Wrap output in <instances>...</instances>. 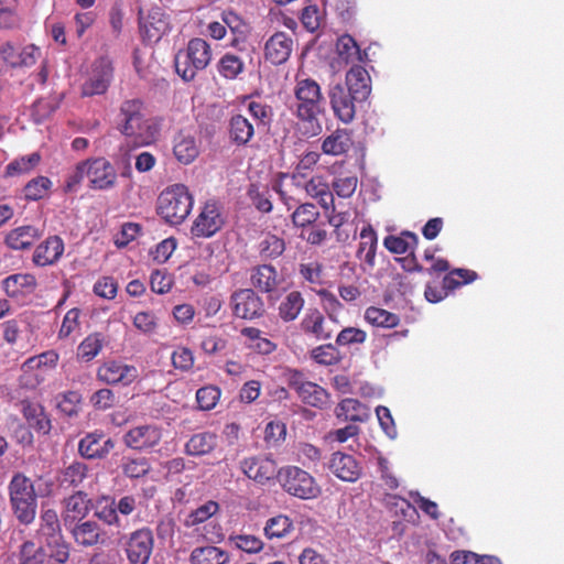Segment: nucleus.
<instances>
[{
	"label": "nucleus",
	"mask_w": 564,
	"mask_h": 564,
	"mask_svg": "<svg viewBox=\"0 0 564 564\" xmlns=\"http://www.w3.org/2000/svg\"><path fill=\"white\" fill-rule=\"evenodd\" d=\"M223 22L232 33L230 46L237 48L241 53H246V56L251 59L250 53L253 52V47L247 45V36L249 34V24L236 12L231 10L224 11L221 14Z\"/></svg>",
	"instance_id": "412c9836"
},
{
	"label": "nucleus",
	"mask_w": 564,
	"mask_h": 564,
	"mask_svg": "<svg viewBox=\"0 0 564 564\" xmlns=\"http://www.w3.org/2000/svg\"><path fill=\"white\" fill-rule=\"evenodd\" d=\"M212 61V48L202 37L191 39L186 47L177 51L174 56L176 74L184 80H193L198 72L205 69Z\"/></svg>",
	"instance_id": "39448f33"
},
{
	"label": "nucleus",
	"mask_w": 564,
	"mask_h": 564,
	"mask_svg": "<svg viewBox=\"0 0 564 564\" xmlns=\"http://www.w3.org/2000/svg\"><path fill=\"white\" fill-rule=\"evenodd\" d=\"M39 55L40 48L34 44H28L21 50L10 41L0 45V58L12 68L31 67L36 63Z\"/></svg>",
	"instance_id": "f3484780"
},
{
	"label": "nucleus",
	"mask_w": 564,
	"mask_h": 564,
	"mask_svg": "<svg viewBox=\"0 0 564 564\" xmlns=\"http://www.w3.org/2000/svg\"><path fill=\"white\" fill-rule=\"evenodd\" d=\"M293 530L292 520L284 514L270 518L264 527V534L268 539H281Z\"/></svg>",
	"instance_id": "5fc2aeb1"
},
{
	"label": "nucleus",
	"mask_w": 564,
	"mask_h": 564,
	"mask_svg": "<svg viewBox=\"0 0 564 564\" xmlns=\"http://www.w3.org/2000/svg\"><path fill=\"white\" fill-rule=\"evenodd\" d=\"M254 126L242 115H232L228 121V135L237 147L247 145L254 135Z\"/></svg>",
	"instance_id": "72a5a7b5"
},
{
	"label": "nucleus",
	"mask_w": 564,
	"mask_h": 564,
	"mask_svg": "<svg viewBox=\"0 0 564 564\" xmlns=\"http://www.w3.org/2000/svg\"><path fill=\"white\" fill-rule=\"evenodd\" d=\"M303 334L316 340H328L333 337L334 328L317 308H310L300 323Z\"/></svg>",
	"instance_id": "5701e85b"
},
{
	"label": "nucleus",
	"mask_w": 564,
	"mask_h": 564,
	"mask_svg": "<svg viewBox=\"0 0 564 564\" xmlns=\"http://www.w3.org/2000/svg\"><path fill=\"white\" fill-rule=\"evenodd\" d=\"M36 536L41 542H44L45 544H54L63 536L61 521L57 512L54 509L42 508Z\"/></svg>",
	"instance_id": "c85d7f7f"
},
{
	"label": "nucleus",
	"mask_w": 564,
	"mask_h": 564,
	"mask_svg": "<svg viewBox=\"0 0 564 564\" xmlns=\"http://www.w3.org/2000/svg\"><path fill=\"white\" fill-rule=\"evenodd\" d=\"M221 395V391L216 386H205L199 388L196 392V401L198 408L204 411H209L216 406Z\"/></svg>",
	"instance_id": "69168bd1"
},
{
	"label": "nucleus",
	"mask_w": 564,
	"mask_h": 564,
	"mask_svg": "<svg viewBox=\"0 0 564 564\" xmlns=\"http://www.w3.org/2000/svg\"><path fill=\"white\" fill-rule=\"evenodd\" d=\"M59 356L55 350H47L28 358L21 366L19 383L25 389H36L46 381L56 368Z\"/></svg>",
	"instance_id": "0eeeda50"
},
{
	"label": "nucleus",
	"mask_w": 564,
	"mask_h": 564,
	"mask_svg": "<svg viewBox=\"0 0 564 564\" xmlns=\"http://www.w3.org/2000/svg\"><path fill=\"white\" fill-rule=\"evenodd\" d=\"M88 466L82 462H74L63 469L61 475L62 485L78 487L87 478Z\"/></svg>",
	"instance_id": "4d7b16f0"
},
{
	"label": "nucleus",
	"mask_w": 564,
	"mask_h": 564,
	"mask_svg": "<svg viewBox=\"0 0 564 564\" xmlns=\"http://www.w3.org/2000/svg\"><path fill=\"white\" fill-rule=\"evenodd\" d=\"M291 218L295 227L308 228L319 218V212L314 204L303 203L295 207Z\"/></svg>",
	"instance_id": "3c124183"
},
{
	"label": "nucleus",
	"mask_w": 564,
	"mask_h": 564,
	"mask_svg": "<svg viewBox=\"0 0 564 564\" xmlns=\"http://www.w3.org/2000/svg\"><path fill=\"white\" fill-rule=\"evenodd\" d=\"M478 274L468 269H454L449 271L444 278H443V286L446 290V292L454 291L458 286H462L464 284L470 283L477 279Z\"/></svg>",
	"instance_id": "13d9d810"
},
{
	"label": "nucleus",
	"mask_w": 564,
	"mask_h": 564,
	"mask_svg": "<svg viewBox=\"0 0 564 564\" xmlns=\"http://www.w3.org/2000/svg\"><path fill=\"white\" fill-rule=\"evenodd\" d=\"M52 181L43 175L30 180L24 188V198L26 200H40L48 195L52 188Z\"/></svg>",
	"instance_id": "864d4df0"
},
{
	"label": "nucleus",
	"mask_w": 564,
	"mask_h": 564,
	"mask_svg": "<svg viewBox=\"0 0 564 564\" xmlns=\"http://www.w3.org/2000/svg\"><path fill=\"white\" fill-rule=\"evenodd\" d=\"M336 50L339 57L347 64L366 63L368 61V53L361 51L355 39L349 34H344L338 37Z\"/></svg>",
	"instance_id": "e433bc0d"
},
{
	"label": "nucleus",
	"mask_w": 564,
	"mask_h": 564,
	"mask_svg": "<svg viewBox=\"0 0 564 564\" xmlns=\"http://www.w3.org/2000/svg\"><path fill=\"white\" fill-rule=\"evenodd\" d=\"M251 285L261 293H271L279 285V274L272 264H260L251 269Z\"/></svg>",
	"instance_id": "473e14b6"
},
{
	"label": "nucleus",
	"mask_w": 564,
	"mask_h": 564,
	"mask_svg": "<svg viewBox=\"0 0 564 564\" xmlns=\"http://www.w3.org/2000/svg\"><path fill=\"white\" fill-rule=\"evenodd\" d=\"M20 411L31 429L43 435L50 433L52 429L51 420L40 403L28 399L22 400Z\"/></svg>",
	"instance_id": "7c9ffc66"
},
{
	"label": "nucleus",
	"mask_w": 564,
	"mask_h": 564,
	"mask_svg": "<svg viewBox=\"0 0 564 564\" xmlns=\"http://www.w3.org/2000/svg\"><path fill=\"white\" fill-rule=\"evenodd\" d=\"M82 397L76 391H67L57 397V409L59 412L72 417L78 414L80 410Z\"/></svg>",
	"instance_id": "e2e57ef3"
},
{
	"label": "nucleus",
	"mask_w": 564,
	"mask_h": 564,
	"mask_svg": "<svg viewBox=\"0 0 564 564\" xmlns=\"http://www.w3.org/2000/svg\"><path fill=\"white\" fill-rule=\"evenodd\" d=\"M419 243L417 236L412 231H402L400 236H387L384 247L392 253L403 254L414 251Z\"/></svg>",
	"instance_id": "c03bdc74"
},
{
	"label": "nucleus",
	"mask_w": 564,
	"mask_h": 564,
	"mask_svg": "<svg viewBox=\"0 0 564 564\" xmlns=\"http://www.w3.org/2000/svg\"><path fill=\"white\" fill-rule=\"evenodd\" d=\"M53 484L45 481L37 485V490L30 478L15 474L9 484V496L12 511L22 524H30L36 514V497H46L52 492Z\"/></svg>",
	"instance_id": "f03ea898"
},
{
	"label": "nucleus",
	"mask_w": 564,
	"mask_h": 564,
	"mask_svg": "<svg viewBox=\"0 0 564 564\" xmlns=\"http://www.w3.org/2000/svg\"><path fill=\"white\" fill-rule=\"evenodd\" d=\"M228 561V553L214 545L195 547L189 555L192 564H226Z\"/></svg>",
	"instance_id": "ea45409f"
},
{
	"label": "nucleus",
	"mask_w": 564,
	"mask_h": 564,
	"mask_svg": "<svg viewBox=\"0 0 564 564\" xmlns=\"http://www.w3.org/2000/svg\"><path fill=\"white\" fill-rule=\"evenodd\" d=\"M0 29L18 30L22 25V18L17 11V0H0Z\"/></svg>",
	"instance_id": "09e8293b"
},
{
	"label": "nucleus",
	"mask_w": 564,
	"mask_h": 564,
	"mask_svg": "<svg viewBox=\"0 0 564 564\" xmlns=\"http://www.w3.org/2000/svg\"><path fill=\"white\" fill-rule=\"evenodd\" d=\"M123 551L129 564H149L154 550V535L143 527L124 536Z\"/></svg>",
	"instance_id": "6e6552de"
},
{
	"label": "nucleus",
	"mask_w": 564,
	"mask_h": 564,
	"mask_svg": "<svg viewBox=\"0 0 564 564\" xmlns=\"http://www.w3.org/2000/svg\"><path fill=\"white\" fill-rule=\"evenodd\" d=\"M289 386L305 404L323 409L328 403L327 391L317 383L304 380L303 373L297 370L290 373Z\"/></svg>",
	"instance_id": "2eb2a0df"
},
{
	"label": "nucleus",
	"mask_w": 564,
	"mask_h": 564,
	"mask_svg": "<svg viewBox=\"0 0 564 564\" xmlns=\"http://www.w3.org/2000/svg\"><path fill=\"white\" fill-rule=\"evenodd\" d=\"M241 471L251 480L265 485L272 479L278 480L279 468L276 462L269 456H252L240 463Z\"/></svg>",
	"instance_id": "dca6fc26"
},
{
	"label": "nucleus",
	"mask_w": 564,
	"mask_h": 564,
	"mask_svg": "<svg viewBox=\"0 0 564 564\" xmlns=\"http://www.w3.org/2000/svg\"><path fill=\"white\" fill-rule=\"evenodd\" d=\"M139 376L137 367L128 365L121 360L109 359L104 361L98 368L96 377L99 381L108 386H130Z\"/></svg>",
	"instance_id": "f8f14e48"
},
{
	"label": "nucleus",
	"mask_w": 564,
	"mask_h": 564,
	"mask_svg": "<svg viewBox=\"0 0 564 564\" xmlns=\"http://www.w3.org/2000/svg\"><path fill=\"white\" fill-rule=\"evenodd\" d=\"M304 189L306 194L313 198L318 199L324 208H328V204L333 203V193L329 184L323 175L312 176L305 184Z\"/></svg>",
	"instance_id": "79ce46f5"
},
{
	"label": "nucleus",
	"mask_w": 564,
	"mask_h": 564,
	"mask_svg": "<svg viewBox=\"0 0 564 564\" xmlns=\"http://www.w3.org/2000/svg\"><path fill=\"white\" fill-rule=\"evenodd\" d=\"M199 142L194 134L188 131H178L173 139V154L182 164L193 163L199 155Z\"/></svg>",
	"instance_id": "393cba45"
},
{
	"label": "nucleus",
	"mask_w": 564,
	"mask_h": 564,
	"mask_svg": "<svg viewBox=\"0 0 564 564\" xmlns=\"http://www.w3.org/2000/svg\"><path fill=\"white\" fill-rule=\"evenodd\" d=\"M42 236L41 230L32 225H24L11 229L4 238V243L12 250L30 249Z\"/></svg>",
	"instance_id": "2f4dec72"
},
{
	"label": "nucleus",
	"mask_w": 564,
	"mask_h": 564,
	"mask_svg": "<svg viewBox=\"0 0 564 564\" xmlns=\"http://www.w3.org/2000/svg\"><path fill=\"white\" fill-rule=\"evenodd\" d=\"M330 471L340 480L355 482L361 475V468L354 456L335 452L329 462Z\"/></svg>",
	"instance_id": "bb28decb"
},
{
	"label": "nucleus",
	"mask_w": 564,
	"mask_h": 564,
	"mask_svg": "<svg viewBox=\"0 0 564 564\" xmlns=\"http://www.w3.org/2000/svg\"><path fill=\"white\" fill-rule=\"evenodd\" d=\"M121 469L126 477L137 479L149 474L151 465L145 457H123Z\"/></svg>",
	"instance_id": "bf43d9fd"
},
{
	"label": "nucleus",
	"mask_w": 564,
	"mask_h": 564,
	"mask_svg": "<svg viewBox=\"0 0 564 564\" xmlns=\"http://www.w3.org/2000/svg\"><path fill=\"white\" fill-rule=\"evenodd\" d=\"M113 78L112 61L108 56L97 58L88 79L82 86V96L93 97L105 94Z\"/></svg>",
	"instance_id": "9b49d317"
},
{
	"label": "nucleus",
	"mask_w": 564,
	"mask_h": 564,
	"mask_svg": "<svg viewBox=\"0 0 564 564\" xmlns=\"http://www.w3.org/2000/svg\"><path fill=\"white\" fill-rule=\"evenodd\" d=\"M378 237L371 225L365 226L360 231V242L357 257L367 264L373 265L376 258Z\"/></svg>",
	"instance_id": "a19ab883"
},
{
	"label": "nucleus",
	"mask_w": 564,
	"mask_h": 564,
	"mask_svg": "<svg viewBox=\"0 0 564 564\" xmlns=\"http://www.w3.org/2000/svg\"><path fill=\"white\" fill-rule=\"evenodd\" d=\"M278 482L286 494L302 500L316 499L322 494L317 480L295 465L279 468Z\"/></svg>",
	"instance_id": "423d86ee"
},
{
	"label": "nucleus",
	"mask_w": 564,
	"mask_h": 564,
	"mask_svg": "<svg viewBox=\"0 0 564 564\" xmlns=\"http://www.w3.org/2000/svg\"><path fill=\"white\" fill-rule=\"evenodd\" d=\"M312 358L319 365L333 366L339 361V351L332 344L321 345L311 352Z\"/></svg>",
	"instance_id": "338daca9"
},
{
	"label": "nucleus",
	"mask_w": 564,
	"mask_h": 564,
	"mask_svg": "<svg viewBox=\"0 0 564 564\" xmlns=\"http://www.w3.org/2000/svg\"><path fill=\"white\" fill-rule=\"evenodd\" d=\"M295 117L302 123L304 134L315 137L322 132L319 116L325 112V97L321 85L313 78L299 73L293 88Z\"/></svg>",
	"instance_id": "f257e3e1"
},
{
	"label": "nucleus",
	"mask_w": 564,
	"mask_h": 564,
	"mask_svg": "<svg viewBox=\"0 0 564 564\" xmlns=\"http://www.w3.org/2000/svg\"><path fill=\"white\" fill-rule=\"evenodd\" d=\"M288 178H290L288 173H279L272 184V189L279 195L280 200L286 206L288 210H290L296 207L299 203L296 191H301L302 184L301 181H297V184H293L291 180L290 183H286Z\"/></svg>",
	"instance_id": "c9c22d12"
},
{
	"label": "nucleus",
	"mask_w": 564,
	"mask_h": 564,
	"mask_svg": "<svg viewBox=\"0 0 564 564\" xmlns=\"http://www.w3.org/2000/svg\"><path fill=\"white\" fill-rule=\"evenodd\" d=\"M115 447L111 438H106L102 433L94 432L87 434L79 441L78 452L88 459L104 458Z\"/></svg>",
	"instance_id": "a878e982"
},
{
	"label": "nucleus",
	"mask_w": 564,
	"mask_h": 564,
	"mask_svg": "<svg viewBox=\"0 0 564 564\" xmlns=\"http://www.w3.org/2000/svg\"><path fill=\"white\" fill-rule=\"evenodd\" d=\"M119 118L120 132L132 138L139 145L153 143L160 133L159 123L154 119L145 118L144 104L139 98L122 101Z\"/></svg>",
	"instance_id": "7ed1b4c3"
},
{
	"label": "nucleus",
	"mask_w": 564,
	"mask_h": 564,
	"mask_svg": "<svg viewBox=\"0 0 564 564\" xmlns=\"http://www.w3.org/2000/svg\"><path fill=\"white\" fill-rule=\"evenodd\" d=\"M88 186L96 191H107L115 187L117 172L113 165L105 158L85 160Z\"/></svg>",
	"instance_id": "ddd939ff"
},
{
	"label": "nucleus",
	"mask_w": 564,
	"mask_h": 564,
	"mask_svg": "<svg viewBox=\"0 0 564 564\" xmlns=\"http://www.w3.org/2000/svg\"><path fill=\"white\" fill-rule=\"evenodd\" d=\"M301 278L311 284V289L324 284V268L317 261L301 263L299 268Z\"/></svg>",
	"instance_id": "052dcab7"
},
{
	"label": "nucleus",
	"mask_w": 564,
	"mask_h": 564,
	"mask_svg": "<svg viewBox=\"0 0 564 564\" xmlns=\"http://www.w3.org/2000/svg\"><path fill=\"white\" fill-rule=\"evenodd\" d=\"M319 153L315 151L306 152L303 154L292 174H289L290 180L293 182V184H297V181H300V177H305L307 173L317 164L319 161Z\"/></svg>",
	"instance_id": "0e129e2a"
},
{
	"label": "nucleus",
	"mask_w": 564,
	"mask_h": 564,
	"mask_svg": "<svg viewBox=\"0 0 564 564\" xmlns=\"http://www.w3.org/2000/svg\"><path fill=\"white\" fill-rule=\"evenodd\" d=\"M140 30L145 41L158 43L171 30L170 17L161 8H153L141 21Z\"/></svg>",
	"instance_id": "aec40b11"
},
{
	"label": "nucleus",
	"mask_w": 564,
	"mask_h": 564,
	"mask_svg": "<svg viewBox=\"0 0 564 564\" xmlns=\"http://www.w3.org/2000/svg\"><path fill=\"white\" fill-rule=\"evenodd\" d=\"M285 250V242L282 238L267 234L262 237L258 245V251L262 259H275Z\"/></svg>",
	"instance_id": "603ef678"
},
{
	"label": "nucleus",
	"mask_w": 564,
	"mask_h": 564,
	"mask_svg": "<svg viewBox=\"0 0 564 564\" xmlns=\"http://www.w3.org/2000/svg\"><path fill=\"white\" fill-rule=\"evenodd\" d=\"M194 198L187 186L174 184L166 187L158 197L156 213L170 225L182 224L189 215Z\"/></svg>",
	"instance_id": "20e7f679"
},
{
	"label": "nucleus",
	"mask_w": 564,
	"mask_h": 564,
	"mask_svg": "<svg viewBox=\"0 0 564 564\" xmlns=\"http://www.w3.org/2000/svg\"><path fill=\"white\" fill-rule=\"evenodd\" d=\"M64 252V241L58 236H50L34 250L33 262L37 267L56 263Z\"/></svg>",
	"instance_id": "c756f323"
},
{
	"label": "nucleus",
	"mask_w": 564,
	"mask_h": 564,
	"mask_svg": "<svg viewBox=\"0 0 564 564\" xmlns=\"http://www.w3.org/2000/svg\"><path fill=\"white\" fill-rule=\"evenodd\" d=\"M6 294L10 297L19 296L24 292H30L36 286V279L32 274H12L2 282Z\"/></svg>",
	"instance_id": "37998d69"
},
{
	"label": "nucleus",
	"mask_w": 564,
	"mask_h": 564,
	"mask_svg": "<svg viewBox=\"0 0 564 564\" xmlns=\"http://www.w3.org/2000/svg\"><path fill=\"white\" fill-rule=\"evenodd\" d=\"M91 509V500L82 490L75 491L63 500L62 520L65 528L86 519Z\"/></svg>",
	"instance_id": "a211bd4d"
},
{
	"label": "nucleus",
	"mask_w": 564,
	"mask_h": 564,
	"mask_svg": "<svg viewBox=\"0 0 564 564\" xmlns=\"http://www.w3.org/2000/svg\"><path fill=\"white\" fill-rule=\"evenodd\" d=\"M304 304L305 300L302 293L300 291H291L280 302L278 315L285 323L293 322L301 314Z\"/></svg>",
	"instance_id": "4c0bfd02"
},
{
	"label": "nucleus",
	"mask_w": 564,
	"mask_h": 564,
	"mask_svg": "<svg viewBox=\"0 0 564 564\" xmlns=\"http://www.w3.org/2000/svg\"><path fill=\"white\" fill-rule=\"evenodd\" d=\"M219 509V505L216 501L209 500L206 503L199 506L193 510L186 520L187 525H197L205 522L212 516H214Z\"/></svg>",
	"instance_id": "774afa93"
},
{
	"label": "nucleus",
	"mask_w": 564,
	"mask_h": 564,
	"mask_svg": "<svg viewBox=\"0 0 564 564\" xmlns=\"http://www.w3.org/2000/svg\"><path fill=\"white\" fill-rule=\"evenodd\" d=\"M330 107L335 117L344 123H350L356 117L357 106L364 101L355 98V95L340 84L332 86L328 90Z\"/></svg>",
	"instance_id": "4468645a"
},
{
	"label": "nucleus",
	"mask_w": 564,
	"mask_h": 564,
	"mask_svg": "<svg viewBox=\"0 0 564 564\" xmlns=\"http://www.w3.org/2000/svg\"><path fill=\"white\" fill-rule=\"evenodd\" d=\"M42 156L39 152L17 158L6 166L4 175L13 177L28 174L40 164Z\"/></svg>",
	"instance_id": "de8ad7c7"
},
{
	"label": "nucleus",
	"mask_w": 564,
	"mask_h": 564,
	"mask_svg": "<svg viewBox=\"0 0 564 564\" xmlns=\"http://www.w3.org/2000/svg\"><path fill=\"white\" fill-rule=\"evenodd\" d=\"M365 319L372 326L383 328H393L400 323L397 314L377 306H370L366 310Z\"/></svg>",
	"instance_id": "8fccbe9b"
},
{
	"label": "nucleus",
	"mask_w": 564,
	"mask_h": 564,
	"mask_svg": "<svg viewBox=\"0 0 564 564\" xmlns=\"http://www.w3.org/2000/svg\"><path fill=\"white\" fill-rule=\"evenodd\" d=\"M102 349V339L99 334L87 336L77 348V356L84 361L93 360Z\"/></svg>",
	"instance_id": "680f3d73"
},
{
	"label": "nucleus",
	"mask_w": 564,
	"mask_h": 564,
	"mask_svg": "<svg viewBox=\"0 0 564 564\" xmlns=\"http://www.w3.org/2000/svg\"><path fill=\"white\" fill-rule=\"evenodd\" d=\"M230 306L234 316L241 319H257L265 313L264 302L253 289H238L232 292Z\"/></svg>",
	"instance_id": "1a4fd4ad"
},
{
	"label": "nucleus",
	"mask_w": 564,
	"mask_h": 564,
	"mask_svg": "<svg viewBox=\"0 0 564 564\" xmlns=\"http://www.w3.org/2000/svg\"><path fill=\"white\" fill-rule=\"evenodd\" d=\"M293 51V40L284 32H276L265 42L264 57L273 65L285 63Z\"/></svg>",
	"instance_id": "b1692460"
},
{
	"label": "nucleus",
	"mask_w": 564,
	"mask_h": 564,
	"mask_svg": "<svg viewBox=\"0 0 564 564\" xmlns=\"http://www.w3.org/2000/svg\"><path fill=\"white\" fill-rule=\"evenodd\" d=\"M217 70L226 79H236L245 72V59L234 53H225L217 63Z\"/></svg>",
	"instance_id": "49530a36"
},
{
	"label": "nucleus",
	"mask_w": 564,
	"mask_h": 564,
	"mask_svg": "<svg viewBox=\"0 0 564 564\" xmlns=\"http://www.w3.org/2000/svg\"><path fill=\"white\" fill-rule=\"evenodd\" d=\"M161 438V430L151 424L132 427L123 435L124 444L137 451L152 448L160 443Z\"/></svg>",
	"instance_id": "4be33fe9"
},
{
	"label": "nucleus",
	"mask_w": 564,
	"mask_h": 564,
	"mask_svg": "<svg viewBox=\"0 0 564 564\" xmlns=\"http://www.w3.org/2000/svg\"><path fill=\"white\" fill-rule=\"evenodd\" d=\"M46 552L33 541H25L18 555V564H45Z\"/></svg>",
	"instance_id": "6e6d98bb"
},
{
	"label": "nucleus",
	"mask_w": 564,
	"mask_h": 564,
	"mask_svg": "<svg viewBox=\"0 0 564 564\" xmlns=\"http://www.w3.org/2000/svg\"><path fill=\"white\" fill-rule=\"evenodd\" d=\"M217 435L213 432L196 433L185 444V452L191 456L210 454L217 446Z\"/></svg>",
	"instance_id": "58836bf2"
},
{
	"label": "nucleus",
	"mask_w": 564,
	"mask_h": 564,
	"mask_svg": "<svg viewBox=\"0 0 564 564\" xmlns=\"http://www.w3.org/2000/svg\"><path fill=\"white\" fill-rule=\"evenodd\" d=\"M336 416L343 421L365 422L370 417V410L360 401L347 398L336 408Z\"/></svg>",
	"instance_id": "f704fd0d"
},
{
	"label": "nucleus",
	"mask_w": 564,
	"mask_h": 564,
	"mask_svg": "<svg viewBox=\"0 0 564 564\" xmlns=\"http://www.w3.org/2000/svg\"><path fill=\"white\" fill-rule=\"evenodd\" d=\"M224 224L220 205L215 200H208L194 220L191 234L196 238H210L223 228Z\"/></svg>",
	"instance_id": "9d476101"
},
{
	"label": "nucleus",
	"mask_w": 564,
	"mask_h": 564,
	"mask_svg": "<svg viewBox=\"0 0 564 564\" xmlns=\"http://www.w3.org/2000/svg\"><path fill=\"white\" fill-rule=\"evenodd\" d=\"M66 530L70 533L74 542L82 547H93L106 541V532L94 520L79 521Z\"/></svg>",
	"instance_id": "6ab92c4d"
},
{
	"label": "nucleus",
	"mask_w": 564,
	"mask_h": 564,
	"mask_svg": "<svg viewBox=\"0 0 564 564\" xmlns=\"http://www.w3.org/2000/svg\"><path fill=\"white\" fill-rule=\"evenodd\" d=\"M351 138L346 130L337 129L326 137L322 143V150L328 155H341L351 147Z\"/></svg>",
	"instance_id": "a18cd8bd"
},
{
	"label": "nucleus",
	"mask_w": 564,
	"mask_h": 564,
	"mask_svg": "<svg viewBox=\"0 0 564 564\" xmlns=\"http://www.w3.org/2000/svg\"><path fill=\"white\" fill-rule=\"evenodd\" d=\"M345 88L355 95V98L367 101L371 94V77L361 65H352L346 73Z\"/></svg>",
	"instance_id": "cd10ccee"
}]
</instances>
